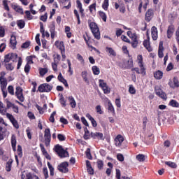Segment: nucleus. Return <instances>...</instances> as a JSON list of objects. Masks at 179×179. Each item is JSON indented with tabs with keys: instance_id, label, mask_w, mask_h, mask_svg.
Wrapping results in <instances>:
<instances>
[{
	"instance_id": "1",
	"label": "nucleus",
	"mask_w": 179,
	"mask_h": 179,
	"mask_svg": "<svg viewBox=\"0 0 179 179\" xmlns=\"http://www.w3.org/2000/svg\"><path fill=\"white\" fill-rule=\"evenodd\" d=\"M89 27L94 36V38L96 40H100V29H99V26L94 22L88 21Z\"/></svg>"
},
{
	"instance_id": "2",
	"label": "nucleus",
	"mask_w": 179,
	"mask_h": 179,
	"mask_svg": "<svg viewBox=\"0 0 179 179\" xmlns=\"http://www.w3.org/2000/svg\"><path fill=\"white\" fill-rule=\"evenodd\" d=\"M55 152L61 158L69 157V153L68 152V151L64 150V148H62V146L59 145L55 146Z\"/></svg>"
},
{
	"instance_id": "3",
	"label": "nucleus",
	"mask_w": 179,
	"mask_h": 179,
	"mask_svg": "<svg viewBox=\"0 0 179 179\" xmlns=\"http://www.w3.org/2000/svg\"><path fill=\"white\" fill-rule=\"evenodd\" d=\"M38 90L41 93H44V92L48 93L51 92V90H52V85L48 83L41 84L38 87Z\"/></svg>"
},
{
	"instance_id": "4",
	"label": "nucleus",
	"mask_w": 179,
	"mask_h": 179,
	"mask_svg": "<svg viewBox=\"0 0 179 179\" xmlns=\"http://www.w3.org/2000/svg\"><path fill=\"white\" fill-rule=\"evenodd\" d=\"M138 66L141 68V69L139 70V68L136 67V68H133L131 69V71H135V72H136V73H138V75H143V76H145L146 75V69H145V66H143V64H142L141 62H139V65Z\"/></svg>"
},
{
	"instance_id": "5",
	"label": "nucleus",
	"mask_w": 179,
	"mask_h": 179,
	"mask_svg": "<svg viewBox=\"0 0 179 179\" xmlns=\"http://www.w3.org/2000/svg\"><path fill=\"white\" fill-rule=\"evenodd\" d=\"M15 96L21 101V103H23L24 101V96H23V89H22L20 87H17L15 89Z\"/></svg>"
},
{
	"instance_id": "6",
	"label": "nucleus",
	"mask_w": 179,
	"mask_h": 179,
	"mask_svg": "<svg viewBox=\"0 0 179 179\" xmlns=\"http://www.w3.org/2000/svg\"><path fill=\"white\" fill-rule=\"evenodd\" d=\"M45 143L46 146H50L51 142V131L50 129H45L44 131Z\"/></svg>"
},
{
	"instance_id": "7",
	"label": "nucleus",
	"mask_w": 179,
	"mask_h": 179,
	"mask_svg": "<svg viewBox=\"0 0 179 179\" xmlns=\"http://www.w3.org/2000/svg\"><path fill=\"white\" fill-rule=\"evenodd\" d=\"M5 72H1V76H0V85H1V89H6V86H8V80L5 78Z\"/></svg>"
},
{
	"instance_id": "8",
	"label": "nucleus",
	"mask_w": 179,
	"mask_h": 179,
	"mask_svg": "<svg viewBox=\"0 0 179 179\" xmlns=\"http://www.w3.org/2000/svg\"><path fill=\"white\" fill-rule=\"evenodd\" d=\"M155 92L157 96H159V97H160L161 99H163L164 100H166L167 99V95L163 92L162 89H160V87L155 86Z\"/></svg>"
},
{
	"instance_id": "9",
	"label": "nucleus",
	"mask_w": 179,
	"mask_h": 179,
	"mask_svg": "<svg viewBox=\"0 0 179 179\" xmlns=\"http://www.w3.org/2000/svg\"><path fill=\"white\" fill-rule=\"evenodd\" d=\"M17 58V55L16 53H9L5 56L4 62L8 63V62H10V61H13V62H15Z\"/></svg>"
},
{
	"instance_id": "10",
	"label": "nucleus",
	"mask_w": 179,
	"mask_h": 179,
	"mask_svg": "<svg viewBox=\"0 0 179 179\" xmlns=\"http://www.w3.org/2000/svg\"><path fill=\"white\" fill-rule=\"evenodd\" d=\"M6 117L13 124L14 128H16V129H19V123H17V120L15 119V117H13V115H12V114L10 113H6Z\"/></svg>"
},
{
	"instance_id": "11",
	"label": "nucleus",
	"mask_w": 179,
	"mask_h": 179,
	"mask_svg": "<svg viewBox=\"0 0 179 179\" xmlns=\"http://www.w3.org/2000/svg\"><path fill=\"white\" fill-rule=\"evenodd\" d=\"M69 166L68 162H63L58 166L57 169L61 173H68L69 171L68 169Z\"/></svg>"
},
{
	"instance_id": "12",
	"label": "nucleus",
	"mask_w": 179,
	"mask_h": 179,
	"mask_svg": "<svg viewBox=\"0 0 179 179\" xmlns=\"http://www.w3.org/2000/svg\"><path fill=\"white\" fill-rule=\"evenodd\" d=\"M153 16H155V11H153V9H148L145 13V17L146 22H150V20L153 19Z\"/></svg>"
},
{
	"instance_id": "13",
	"label": "nucleus",
	"mask_w": 179,
	"mask_h": 179,
	"mask_svg": "<svg viewBox=\"0 0 179 179\" xmlns=\"http://www.w3.org/2000/svg\"><path fill=\"white\" fill-rule=\"evenodd\" d=\"M122 142H124V137L120 134L117 135L115 138V145L120 147L122 145Z\"/></svg>"
},
{
	"instance_id": "14",
	"label": "nucleus",
	"mask_w": 179,
	"mask_h": 179,
	"mask_svg": "<svg viewBox=\"0 0 179 179\" xmlns=\"http://www.w3.org/2000/svg\"><path fill=\"white\" fill-rule=\"evenodd\" d=\"M10 47H11V48H13V50H15V48H16L17 41H16V36L15 35L11 36V38L10 40Z\"/></svg>"
},
{
	"instance_id": "15",
	"label": "nucleus",
	"mask_w": 179,
	"mask_h": 179,
	"mask_svg": "<svg viewBox=\"0 0 179 179\" xmlns=\"http://www.w3.org/2000/svg\"><path fill=\"white\" fill-rule=\"evenodd\" d=\"M151 34H152V40L154 41L157 40V37H158L157 28L156 27L154 26L151 28Z\"/></svg>"
},
{
	"instance_id": "16",
	"label": "nucleus",
	"mask_w": 179,
	"mask_h": 179,
	"mask_svg": "<svg viewBox=\"0 0 179 179\" xmlns=\"http://www.w3.org/2000/svg\"><path fill=\"white\" fill-rule=\"evenodd\" d=\"M55 45H56V47L57 48H59V50H60L61 52L65 51V46H64V42L63 41L59 42V41H57L55 43Z\"/></svg>"
},
{
	"instance_id": "17",
	"label": "nucleus",
	"mask_w": 179,
	"mask_h": 179,
	"mask_svg": "<svg viewBox=\"0 0 179 179\" xmlns=\"http://www.w3.org/2000/svg\"><path fill=\"white\" fill-rule=\"evenodd\" d=\"M50 31L51 38L54 39L55 37V24L54 22H52L50 26Z\"/></svg>"
},
{
	"instance_id": "18",
	"label": "nucleus",
	"mask_w": 179,
	"mask_h": 179,
	"mask_svg": "<svg viewBox=\"0 0 179 179\" xmlns=\"http://www.w3.org/2000/svg\"><path fill=\"white\" fill-rule=\"evenodd\" d=\"M174 33V25H170L167 30V37L168 38H171L173 34Z\"/></svg>"
},
{
	"instance_id": "19",
	"label": "nucleus",
	"mask_w": 179,
	"mask_h": 179,
	"mask_svg": "<svg viewBox=\"0 0 179 179\" xmlns=\"http://www.w3.org/2000/svg\"><path fill=\"white\" fill-rule=\"evenodd\" d=\"M57 79L58 80H59V82L64 84L66 87H68L69 86L68 82L66 81V80H65V78H64V77L62 76V73H59Z\"/></svg>"
},
{
	"instance_id": "20",
	"label": "nucleus",
	"mask_w": 179,
	"mask_h": 179,
	"mask_svg": "<svg viewBox=\"0 0 179 179\" xmlns=\"http://www.w3.org/2000/svg\"><path fill=\"white\" fill-rule=\"evenodd\" d=\"M11 8L15 10V12H17L18 13H20L21 15H23V8H22L20 6L16 5V4H11Z\"/></svg>"
},
{
	"instance_id": "21",
	"label": "nucleus",
	"mask_w": 179,
	"mask_h": 179,
	"mask_svg": "<svg viewBox=\"0 0 179 179\" xmlns=\"http://www.w3.org/2000/svg\"><path fill=\"white\" fill-rule=\"evenodd\" d=\"M11 146L14 152H16V136H15L14 134H13L11 136Z\"/></svg>"
},
{
	"instance_id": "22",
	"label": "nucleus",
	"mask_w": 179,
	"mask_h": 179,
	"mask_svg": "<svg viewBox=\"0 0 179 179\" xmlns=\"http://www.w3.org/2000/svg\"><path fill=\"white\" fill-rule=\"evenodd\" d=\"M21 178L22 179H40L39 178H38V176H34L31 175V173H27L26 176H24V175H22Z\"/></svg>"
},
{
	"instance_id": "23",
	"label": "nucleus",
	"mask_w": 179,
	"mask_h": 179,
	"mask_svg": "<svg viewBox=\"0 0 179 179\" xmlns=\"http://www.w3.org/2000/svg\"><path fill=\"white\" fill-rule=\"evenodd\" d=\"M92 138H94V139H103V133L100 132H95L91 134Z\"/></svg>"
},
{
	"instance_id": "24",
	"label": "nucleus",
	"mask_w": 179,
	"mask_h": 179,
	"mask_svg": "<svg viewBox=\"0 0 179 179\" xmlns=\"http://www.w3.org/2000/svg\"><path fill=\"white\" fill-rule=\"evenodd\" d=\"M76 3H77V8L80 9V13L81 14V16H85V13H84L85 10L83 9V8H82V3L80 2V1L77 0Z\"/></svg>"
},
{
	"instance_id": "25",
	"label": "nucleus",
	"mask_w": 179,
	"mask_h": 179,
	"mask_svg": "<svg viewBox=\"0 0 179 179\" xmlns=\"http://www.w3.org/2000/svg\"><path fill=\"white\" fill-rule=\"evenodd\" d=\"M108 110L109 113H112V114H115V110H114V106L110 101H108Z\"/></svg>"
},
{
	"instance_id": "26",
	"label": "nucleus",
	"mask_w": 179,
	"mask_h": 179,
	"mask_svg": "<svg viewBox=\"0 0 179 179\" xmlns=\"http://www.w3.org/2000/svg\"><path fill=\"white\" fill-rule=\"evenodd\" d=\"M143 45L150 52L152 51V48L150 47V42H149V40H145L143 41Z\"/></svg>"
},
{
	"instance_id": "27",
	"label": "nucleus",
	"mask_w": 179,
	"mask_h": 179,
	"mask_svg": "<svg viewBox=\"0 0 179 179\" xmlns=\"http://www.w3.org/2000/svg\"><path fill=\"white\" fill-rule=\"evenodd\" d=\"M12 163H13V160L9 159L8 162L6 163V171L9 172L12 170Z\"/></svg>"
},
{
	"instance_id": "28",
	"label": "nucleus",
	"mask_w": 179,
	"mask_h": 179,
	"mask_svg": "<svg viewBox=\"0 0 179 179\" xmlns=\"http://www.w3.org/2000/svg\"><path fill=\"white\" fill-rule=\"evenodd\" d=\"M154 77L155 78V79H158V80L162 79V78H163V72H162L160 71H157L155 72Z\"/></svg>"
},
{
	"instance_id": "29",
	"label": "nucleus",
	"mask_w": 179,
	"mask_h": 179,
	"mask_svg": "<svg viewBox=\"0 0 179 179\" xmlns=\"http://www.w3.org/2000/svg\"><path fill=\"white\" fill-rule=\"evenodd\" d=\"M69 100L70 101V106H71V108H75V107H76V101H75L73 96H69Z\"/></svg>"
},
{
	"instance_id": "30",
	"label": "nucleus",
	"mask_w": 179,
	"mask_h": 179,
	"mask_svg": "<svg viewBox=\"0 0 179 179\" xmlns=\"http://www.w3.org/2000/svg\"><path fill=\"white\" fill-rule=\"evenodd\" d=\"M81 76L85 81V83H87L89 85V80L87 79V71H83L81 73Z\"/></svg>"
},
{
	"instance_id": "31",
	"label": "nucleus",
	"mask_w": 179,
	"mask_h": 179,
	"mask_svg": "<svg viewBox=\"0 0 179 179\" xmlns=\"http://www.w3.org/2000/svg\"><path fill=\"white\" fill-rule=\"evenodd\" d=\"M165 164L171 167V169H177V164L171 162H166Z\"/></svg>"
},
{
	"instance_id": "32",
	"label": "nucleus",
	"mask_w": 179,
	"mask_h": 179,
	"mask_svg": "<svg viewBox=\"0 0 179 179\" xmlns=\"http://www.w3.org/2000/svg\"><path fill=\"white\" fill-rule=\"evenodd\" d=\"M47 72H48V69H47V68L39 69V73H40L41 76H44V75H45V73H47Z\"/></svg>"
},
{
	"instance_id": "33",
	"label": "nucleus",
	"mask_w": 179,
	"mask_h": 179,
	"mask_svg": "<svg viewBox=\"0 0 179 179\" xmlns=\"http://www.w3.org/2000/svg\"><path fill=\"white\" fill-rule=\"evenodd\" d=\"M92 71L94 75H99L100 73V69L97 66H93Z\"/></svg>"
},
{
	"instance_id": "34",
	"label": "nucleus",
	"mask_w": 179,
	"mask_h": 179,
	"mask_svg": "<svg viewBox=\"0 0 179 179\" xmlns=\"http://www.w3.org/2000/svg\"><path fill=\"white\" fill-rule=\"evenodd\" d=\"M4 103L6 104V108L7 109H9L10 108H13L15 104L12 103L10 101H9V100L8 99H6Z\"/></svg>"
},
{
	"instance_id": "35",
	"label": "nucleus",
	"mask_w": 179,
	"mask_h": 179,
	"mask_svg": "<svg viewBox=\"0 0 179 179\" xmlns=\"http://www.w3.org/2000/svg\"><path fill=\"white\" fill-rule=\"evenodd\" d=\"M170 106H171L172 107H176L178 108L179 107V103L178 102H177V101L172 99L170 103H169Z\"/></svg>"
},
{
	"instance_id": "36",
	"label": "nucleus",
	"mask_w": 179,
	"mask_h": 179,
	"mask_svg": "<svg viewBox=\"0 0 179 179\" xmlns=\"http://www.w3.org/2000/svg\"><path fill=\"white\" fill-rule=\"evenodd\" d=\"M106 51L108 52V54H110V55H113V57H115L116 53H115V51H114V50H113V48H106Z\"/></svg>"
},
{
	"instance_id": "37",
	"label": "nucleus",
	"mask_w": 179,
	"mask_h": 179,
	"mask_svg": "<svg viewBox=\"0 0 179 179\" xmlns=\"http://www.w3.org/2000/svg\"><path fill=\"white\" fill-rule=\"evenodd\" d=\"M99 15L101 17L102 20L107 22V15L105 14L103 11H99Z\"/></svg>"
},
{
	"instance_id": "38",
	"label": "nucleus",
	"mask_w": 179,
	"mask_h": 179,
	"mask_svg": "<svg viewBox=\"0 0 179 179\" xmlns=\"http://www.w3.org/2000/svg\"><path fill=\"white\" fill-rule=\"evenodd\" d=\"M57 66H58V61H57V59H55V62L53 63H52V68L53 71H57Z\"/></svg>"
},
{
	"instance_id": "39",
	"label": "nucleus",
	"mask_w": 179,
	"mask_h": 179,
	"mask_svg": "<svg viewBox=\"0 0 179 179\" xmlns=\"http://www.w3.org/2000/svg\"><path fill=\"white\" fill-rule=\"evenodd\" d=\"M119 10L120 13H125V12H127V8H125V5H124V3L120 4Z\"/></svg>"
},
{
	"instance_id": "40",
	"label": "nucleus",
	"mask_w": 179,
	"mask_h": 179,
	"mask_svg": "<svg viewBox=\"0 0 179 179\" xmlns=\"http://www.w3.org/2000/svg\"><path fill=\"white\" fill-rule=\"evenodd\" d=\"M127 65L126 66V68L127 69H131V68H134V62L132 61V59H129L127 62Z\"/></svg>"
},
{
	"instance_id": "41",
	"label": "nucleus",
	"mask_w": 179,
	"mask_h": 179,
	"mask_svg": "<svg viewBox=\"0 0 179 179\" xmlns=\"http://www.w3.org/2000/svg\"><path fill=\"white\" fill-rule=\"evenodd\" d=\"M6 68L7 71H13V69H15V66L12 65V63L6 64Z\"/></svg>"
},
{
	"instance_id": "42",
	"label": "nucleus",
	"mask_w": 179,
	"mask_h": 179,
	"mask_svg": "<svg viewBox=\"0 0 179 179\" xmlns=\"http://www.w3.org/2000/svg\"><path fill=\"white\" fill-rule=\"evenodd\" d=\"M85 153H86V156H87V159H89L90 160H92V159H93V157L92 156V154L90 153V148H87Z\"/></svg>"
},
{
	"instance_id": "43",
	"label": "nucleus",
	"mask_w": 179,
	"mask_h": 179,
	"mask_svg": "<svg viewBox=\"0 0 179 179\" xmlns=\"http://www.w3.org/2000/svg\"><path fill=\"white\" fill-rule=\"evenodd\" d=\"M25 15L28 20H31V19H33V15H31V13H30V11L26 10Z\"/></svg>"
},
{
	"instance_id": "44",
	"label": "nucleus",
	"mask_w": 179,
	"mask_h": 179,
	"mask_svg": "<svg viewBox=\"0 0 179 179\" xmlns=\"http://www.w3.org/2000/svg\"><path fill=\"white\" fill-rule=\"evenodd\" d=\"M136 159H137L138 162H143L145 160V156L142 154H139L136 157Z\"/></svg>"
},
{
	"instance_id": "45",
	"label": "nucleus",
	"mask_w": 179,
	"mask_h": 179,
	"mask_svg": "<svg viewBox=\"0 0 179 179\" xmlns=\"http://www.w3.org/2000/svg\"><path fill=\"white\" fill-rule=\"evenodd\" d=\"M102 8L105 10H107V9H108V0H104L103 5H102Z\"/></svg>"
},
{
	"instance_id": "46",
	"label": "nucleus",
	"mask_w": 179,
	"mask_h": 179,
	"mask_svg": "<svg viewBox=\"0 0 179 179\" xmlns=\"http://www.w3.org/2000/svg\"><path fill=\"white\" fill-rule=\"evenodd\" d=\"M48 166L49 168V170L50 171V176H54V167H52V165L50 162H48Z\"/></svg>"
},
{
	"instance_id": "47",
	"label": "nucleus",
	"mask_w": 179,
	"mask_h": 179,
	"mask_svg": "<svg viewBox=\"0 0 179 179\" xmlns=\"http://www.w3.org/2000/svg\"><path fill=\"white\" fill-rule=\"evenodd\" d=\"M89 8H90V12L91 13H93V10H94V12H96V3H94L92 5H90L89 6Z\"/></svg>"
},
{
	"instance_id": "48",
	"label": "nucleus",
	"mask_w": 179,
	"mask_h": 179,
	"mask_svg": "<svg viewBox=\"0 0 179 179\" xmlns=\"http://www.w3.org/2000/svg\"><path fill=\"white\" fill-rule=\"evenodd\" d=\"M8 93H10V94H11L12 96L15 94V90H13V86L9 85L8 87Z\"/></svg>"
},
{
	"instance_id": "49",
	"label": "nucleus",
	"mask_w": 179,
	"mask_h": 179,
	"mask_svg": "<svg viewBox=\"0 0 179 179\" xmlns=\"http://www.w3.org/2000/svg\"><path fill=\"white\" fill-rule=\"evenodd\" d=\"M55 114H57V112L54 111L51 115L50 117L49 118V121H50V122H55V119L54 118V117L55 116Z\"/></svg>"
},
{
	"instance_id": "50",
	"label": "nucleus",
	"mask_w": 179,
	"mask_h": 179,
	"mask_svg": "<svg viewBox=\"0 0 179 179\" xmlns=\"http://www.w3.org/2000/svg\"><path fill=\"white\" fill-rule=\"evenodd\" d=\"M17 24L18 27H20V29H23V27H24V21L19 20V21H17Z\"/></svg>"
},
{
	"instance_id": "51",
	"label": "nucleus",
	"mask_w": 179,
	"mask_h": 179,
	"mask_svg": "<svg viewBox=\"0 0 179 179\" xmlns=\"http://www.w3.org/2000/svg\"><path fill=\"white\" fill-rule=\"evenodd\" d=\"M3 5L4 6V9L9 12V6H8V0H3Z\"/></svg>"
},
{
	"instance_id": "52",
	"label": "nucleus",
	"mask_w": 179,
	"mask_h": 179,
	"mask_svg": "<svg viewBox=\"0 0 179 179\" xmlns=\"http://www.w3.org/2000/svg\"><path fill=\"white\" fill-rule=\"evenodd\" d=\"M99 87H101V89H103V87H105L107 85V83H104L103 80H99Z\"/></svg>"
},
{
	"instance_id": "53",
	"label": "nucleus",
	"mask_w": 179,
	"mask_h": 179,
	"mask_svg": "<svg viewBox=\"0 0 179 179\" xmlns=\"http://www.w3.org/2000/svg\"><path fill=\"white\" fill-rule=\"evenodd\" d=\"M60 2H68V6H64L65 9H69L71 8V1L69 0H59Z\"/></svg>"
},
{
	"instance_id": "54",
	"label": "nucleus",
	"mask_w": 179,
	"mask_h": 179,
	"mask_svg": "<svg viewBox=\"0 0 179 179\" xmlns=\"http://www.w3.org/2000/svg\"><path fill=\"white\" fill-rule=\"evenodd\" d=\"M103 166H104L103 161L99 160L97 162V167H98L99 170H101V169H103Z\"/></svg>"
},
{
	"instance_id": "55",
	"label": "nucleus",
	"mask_w": 179,
	"mask_h": 179,
	"mask_svg": "<svg viewBox=\"0 0 179 179\" xmlns=\"http://www.w3.org/2000/svg\"><path fill=\"white\" fill-rule=\"evenodd\" d=\"M173 82L175 87H179V82H178V80H177V78L174 77L173 78Z\"/></svg>"
},
{
	"instance_id": "56",
	"label": "nucleus",
	"mask_w": 179,
	"mask_h": 179,
	"mask_svg": "<svg viewBox=\"0 0 179 179\" xmlns=\"http://www.w3.org/2000/svg\"><path fill=\"white\" fill-rule=\"evenodd\" d=\"M57 138L61 142H62V141H65V139H66V138L65 137V136H64V134H58L57 135Z\"/></svg>"
},
{
	"instance_id": "57",
	"label": "nucleus",
	"mask_w": 179,
	"mask_h": 179,
	"mask_svg": "<svg viewBox=\"0 0 179 179\" xmlns=\"http://www.w3.org/2000/svg\"><path fill=\"white\" fill-rule=\"evenodd\" d=\"M96 111L99 114H103V110H101V106L98 105L96 106Z\"/></svg>"
},
{
	"instance_id": "58",
	"label": "nucleus",
	"mask_w": 179,
	"mask_h": 179,
	"mask_svg": "<svg viewBox=\"0 0 179 179\" xmlns=\"http://www.w3.org/2000/svg\"><path fill=\"white\" fill-rule=\"evenodd\" d=\"M40 148L43 155H48L47 150H45V148H44V145L43 144H40Z\"/></svg>"
},
{
	"instance_id": "59",
	"label": "nucleus",
	"mask_w": 179,
	"mask_h": 179,
	"mask_svg": "<svg viewBox=\"0 0 179 179\" xmlns=\"http://www.w3.org/2000/svg\"><path fill=\"white\" fill-rule=\"evenodd\" d=\"M3 129V128H2V127L0 126V141H3V139L4 138Z\"/></svg>"
},
{
	"instance_id": "60",
	"label": "nucleus",
	"mask_w": 179,
	"mask_h": 179,
	"mask_svg": "<svg viewBox=\"0 0 179 179\" xmlns=\"http://www.w3.org/2000/svg\"><path fill=\"white\" fill-rule=\"evenodd\" d=\"M22 48H28L30 47V41H27L22 45Z\"/></svg>"
},
{
	"instance_id": "61",
	"label": "nucleus",
	"mask_w": 179,
	"mask_h": 179,
	"mask_svg": "<svg viewBox=\"0 0 179 179\" xmlns=\"http://www.w3.org/2000/svg\"><path fill=\"white\" fill-rule=\"evenodd\" d=\"M5 48H6V43H1L0 45V52H3V51H5Z\"/></svg>"
},
{
	"instance_id": "62",
	"label": "nucleus",
	"mask_w": 179,
	"mask_h": 179,
	"mask_svg": "<svg viewBox=\"0 0 179 179\" xmlns=\"http://www.w3.org/2000/svg\"><path fill=\"white\" fill-rule=\"evenodd\" d=\"M117 159L119 162H124V155L122 154H117Z\"/></svg>"
},
{
	"instance_id": "63",
	"label": "nucleus",
	"mask_w": 179,
	"mask_h": 179,
	"mask_svg": "<svg viewBox=\"0 0 179 179\" xmlns=\"http://www.w3.org/2000/svg\"><path fill=\"white\" fill-rule=\"evenodd\" d=\"M43 171L45 176V179L48 178V170L47 169V168H43Z\"/></svg>"
},
{
	"instance_id": "64",
	"label": "nucleus",
	"mask_w": 179,
	"mask_h": 179,
	"mask_svg": "<svg viewBox=\"0 0 179 179\" xmlns=\"http://www.w3.org/2000/svg\"><path fill=\"white\" fill-rule=\"evenodd\" d=\"M102 90H103L105 94H108V93H110V90L108 89V87L107 85L103 87Z\"/></svg>"
}]
</instances>
